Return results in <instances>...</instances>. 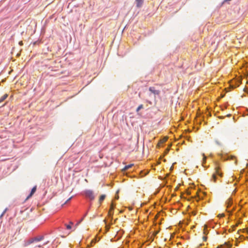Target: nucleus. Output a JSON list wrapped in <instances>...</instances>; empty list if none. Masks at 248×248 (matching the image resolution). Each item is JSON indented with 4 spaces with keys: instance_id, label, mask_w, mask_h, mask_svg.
<instances>
[{
    "instance_id": "nucleus-1",
    "label": "nucleus",
    "mask_w": 248,
    "mask_h": 248,
    "mask_svg": "<svg viewBox=\"0 0 248 248\" xmlns=\"http://www.w3.org/2000/svg\"><path fill=\"white\" fill-rule=\"evenodd\" d=\"M44 239L43 236H37L36 237H34L33 238H31L28 239L27 241H26L25 246H28L30 244H33L35 245V247H41V244H37L40 241Z\"/></svg>"
},
{
    "instance_id": "nucleus-2",
    "label": "nucleus",
    "mask_w": 248,
    "mask_h": 248,
    "mask_svg": "<svg viewBox=\"0 0 248 248\" xmlns=\"http://www.w3.org/2000/svg\"><path fill=\"white\" fill-rule=\"evenodd\" d=\"M216 172L215 173L213 174L212 175V180L214 182H216L217 181V176H219L220 177H222L223 174L222 172H220V168L219 166L218 163L217 162L216 163Z\"/></svg>"
},
{
    "instance_id": "nucleus-3",
    "label": "nucleus",
    "mask_w": 248,
    "mask_h": 248,
    "mask_svg": "<svg viewBox=\"0 0 248 248\" xmlns=\"http://www.w3.org/2000/svg\"><path fill=\"white\" fill-rule=\"evenodd\" d=\"M83 193L85 197L90 201H93L94 199L95 196L93 190L90 189L85 190L84 191Z\"/></svg>"
},
{
    "instance_id": "nucleus-4",
    "label": "nucleus",
    "mask_w": 248,
    "mask_h": 248,
    "mask_svg": "<svg viewBox=\"0 0 248 248\" xmlns=\"http://www.w3.org/2000/svg\"><path fill=\"white\" fill-rule=\"evenodd\" d=\"M115 208V204L112 202L110 205V208L108 212V216L111 218V219L113 218V211Z\"/></svg>"
},
{
    "instance_id": "nucleus-5",
    "label": "nucleus",
    "mask_w": 248,
    "mask_h": 248,
    "mask_svg": "<svg viewBox=\"0 0 248 248\" xmlns=\"http://www.w3.org/2000/svg\"><path fill=\"white\" fill-rule=\"evenodd\" d=\"M149 91L151 92V93L155 95H159L160 93V91L159 90H155V88L154 87H151L149 88Z\"/></svg>"
},
{
    "instance_id": "nucleus-6",
    "label": "nucleus",
    "mask_w": 248,
    "mask_h": 248,
    "mask_svg": "<svg viewBox=\"0 0 248 248\" xmlns=\"http://www.w3.org/2000/svg\"><path fill=\"white\" fill-rule=\"evenodd\" d=\"M226 205L227 207V210L232 206V198H229L226 202Z\"/></svg>"
},
{
    "instance_id": "nucleus-7",
    "label": "nucleus",
    "mask_w": 248,
    "mask_h": 248,
    "mask_svg": "<svg viewBox=\"0 0 248 248\" xmlns=\"http://www.w3.org/2000/svg\"><path fill=\"white\" fill-rule=\"evenodd\" d=\"M144 0H135V3L136 6L138 8H140L142 7L143 4Z\"/></svg>"
},
{
    "instance_id": "nucleus-8",
    "label": "nucleus",
    "mask_w": 248,
    "mask_h": 248,
    "mask_svg": "<svg viewBox=\"0 0 248 248\" xmlns=\"http://www.w3.org/2000/svg\"><path fill=\"white\" fill-rule=\"evenodd\" d=\"M36 191V186H35L31 189L30 194L27 197V199H29L30 197H31L34 194V193Z\"/></svg>"
},
{
    "instance_id": "nucleus-9",
    "label": "nucleus",
    "mask_w": 248,
    "mask_h": 248,
    "mask_svg": "<svg viewBox=\"0 0 248 248\" xmlns=\"http://www.w3.org/2000/svg\"><path fill=\"white\" fill-rule=\"evenodd\" d=\"M8 96V94L7 93L4 94L0 98V103L4 101Z\"/></svg>"
},
{
    "instance_id": "nucleus-10",
    "label": "nucleus",
    "mask_w": 248,
    "mask_h": 248,
    "mask_svg": "<svg viewBox=\"0 0 248 248\" xmlns=\"http://www.w3.org/2000/svg\"><path fill=\"white\" fill-rule=\"evenodd\" d=\"M133 166V164H129L128 165H126L124 168L123 169V170L125 171L131 168Z\"/></svg>"
},
{
    "instance_id": "nucleus-11",
    "label": "nucleus",
    "mask_w": 248,
    "mask_h": 248,
    "mask_svg": "<svg viewBox=\"0 0 248 248\" xmlns=\"http://www.w3.org/2000/svg\"><path fill=\"white\" fill-rule=\"evenodd\" d=\"M105 198H106L105 195H101L100 196L99 199V202L100 204H101L102 202L105 200Z\"/></svg>"
},
{
    "instance_id": "nucleus-12",
    "label": "nucleus",
    "mask_w": 248,
    "mask_h": 248,
    "mask_svg": "<svg viewBox=\"0 0 248 248\" xmlns=\"http://www.w3.org/2000/svg\"><path fill=\"white\" fill-rule=\"evenodd\" d=\"M207 226L205 225L204 226V229H203V233L204 235H207L208 233V231L207 229Z\"/></svg>"
},
{
    "instance_id": "nucleus-13",
    "label": "nucleus",
    "mask_w": 248,
    "mask_h": 248,
    "mask_svg": "<svg viewBox=\"0 0 248 248\" xmlns=\"http://www.w3.org/2000/svg\"><path fill=\"white\" fill-rule=\"evenodd\" d=\"M70 224H65L64 225L67 230H70L71 229V225L73 224V223L72 222H70Z\"/></svg>"
},
{
    "instance_id": "nucleus-14",
    "label": "nucleus",
    "mask_w": 248,
    "mask_h": 248,
    "mask_svg": "<svg viewBox=\"0 0 248 248\" xmlns=\"http://www.w3.org/2000/svg\"><path fill=\"white\" fill-rule=\"evenodd\" d=\"M202 155H203V159H202V166H203L204 164L206 163V160L207 157L204 154H202Z\"/></svg>"
},
{
    "instance_id": "nucleus-15",
    "label": "nucleus",
    "mask_w": 248,
    "mask_h": 248,
    "mask_svg": "<svg viewBox=\"0 0 248 248\" xmlns=\"http://www.w3.org/2000/svg\"><path fill=\"white\" fill-rule=\"evenodd\" d=\"M87 214H88V211L85 213V214L84 215L83 217L77 223V225H78L83 221V220L84 219V218L87 216Z\"/></svg>"
},
{
    "instance_id": "nucleus-16",
    "label": "nucleus",
    "mask_w": 248,
    "mask_h": 248,
    "mask_svg": "<svg viewBox=\"0 0 248 248\" xmlns=\"http://www.w3.org/2000/svg\"><path fill=\"white\" fill-rule=\"evenodd\" d=\"M97 241V238L92 240V241L91 242V246L93 247V244L95 243Z\"/></svg>"
},
{
    "instance_id": "nucleus-17",
    "label": "nucleus",
    "mask_w": 248,
    "mask_h": 248,
    "mask_svg": "<svg viewBox=\"0 0 248 248\" xmlns=\"http://www.w3.org/2000/svg\"><path fill=\"white\" fill-rule=\"evenodd\" d=\"M143 108V105H140L138 108H137V111L138 112L140 111V110L141 108Z\"/></svg>"
},
{
    "instance_id": "nucleus-18",
    "label": "nucleus",
    "mask_w": 248,
    "mask_h": 248,
    "mask_svg": "<svg viewBox=\"0 0 248 248\" xmlns=\"http://www.w3.org/2000/svg\"><path fill=\"white\" fill-rule=\"evenodd\" d=\"M202 239L204 241H206L207 240V237L205 236H204L202 237Z\"/></svg>"
},
{
    "instance_id": "nucleus-19",
    "label": "nucleus",
    "mask_w": 248,
    "mask_h": 248,
    "mask_svg": "<svg viewBox=\"0 0 248 248\" xmlns=\"http://www.w3.org/2000/svg\"><path fill=\"white\" fill-rule=\"evenodd\" d=\"M230 86H231V87L232 89H234V88H236V86H234V85H232V84L230 85Z\"/></svg>"
},
{
    "instance_id": "nucleus-20",
    "label": "nucleus",
    "mask_w": 248,
    "mask_h": 248,
    "mask_svg": "<svg viewBox=\"0 0 248 248\" xmlns=\"http://www.w3.org/2000/svg\"><path fill=\"white\" fill-rule=\"evenodd\" d=\"M71 198H70L69 199H68L65 202V204L67 203L68 202H69L71 200Z\"/></svg>"
},
{
    "instance_id": "nucleus-21",
    "label": "nucleus",
    "mask_w": 248,
    "mask_h": 248,
    "mask_svg": "<svg viewBox=\"0 0 248 248\" xmlns=\"http://www.w3.org/2000/svg\"><path fill=\"white\" fill-rule=\"evenodd\" d=\"M6 209H5V210L4 211V212H3L2 213V214H1V217H2V216H3V215L4 214V213H5V212H6Z\"/></svg>"
},
{
    "instance_id": "nucleus-22",
    "label": "nucleus",
    "mask_w": 248,
    "mask_h": 248,
    "mask_svg": "<svg viewBox=\"0 0 248 248\" xmlns=\"http://www.w3.org/2000/svg\"><path fill=\"white\" fill-rule=\"evenodd\" d=\"M231 0H224V2H227L229 1H231Z\"/></svg>"
},
{
    "instance_id": "nucleus-23",
    "label": "nucleus",
    "mask_w": 248,
    "mask_h": 248,
    "mask_svg": "<svg viewBox=\"0 0 248 248\" xmlns=\"http://www.w3.org/2000/svg\"><path fill=\"white\" fill-rule=\"evenodd\" d=\"M216 143L218 144V145H220V143L217 141H216Z\"/></svg>"
},
{
    "instance_id": "nucleus-24",
    "label": "nucleus",
    "mask_w": 248,
    "mask_h": 248,
    "mask_svg": "<svg viewBox=\"0 0 248 248\" xmlns=\"http://www.w3.org/2000/svg\"><path fill=\"white\" fill-rule=\"evenodd\" d=\"M247 91V89H244V92H246Z\"/></svg>"
},
{
    "instance_id": "nucleus-25",
    "label": "nucleus",
    "mask_w": 248,
    "mask_h": 248,
    "mask_svg": "<svg viewBox=\"0 0 248 248\" xmlns=\"http://www.w3.org/2000/svg\"><path fill=\"white\" fill-rule=\"evenodd\" d=\"M223 118H224V117H223V116L219 117V118H220V119H223Z\"/></svg>"
},
{
    "instance_id": "nucleus-26",
    "label": "nucleus",
    "mask_w": 248,
    "mask_h": 248,
    "mask_svg": "<svg viewBox=\"0 0 248 248\" xmlns=\"http://www.w3.org/2000/svg\"><path fill=\"white\" fill-rule=\"evenodd\" d=\"M227 116V117H230L231 116V114H228Z\"/></svg>"
},
{
    "instance_id": "nucleus-27",
    "label": "nucleus",
    "mask_w": 248,
    "mask_h": 248,
    "mask_svg": "<svg viewBox=\"0 0 248 248\" xmlns=\"http://www.w3.org/2000/svg\"><path fill=\"white\" fill-rule=\"evenodd\" d=\"M118 198H119L118 196L116 197V199H117H117H118Z\"/></svg>"
},
{
    "instance_id": "nucleus-28",
    "label": "nucleus",
    "mask_w": 248,
    "mask_h": 248,
    "mask_svg": "<svg viewBox=\"0 0 248 248\" xmlns=\"http://www.w3.org/2000/svg\"><path fill=\"white\" fill-rule=\"evenodd\" d=\"M158 233V232H156L155 233V234H156Z\"/></svg>"
},
{
    "instance_id": "nucleus-29",
    "label": "nucleus",
    "mask_w": 248,
    "mask_h": 248,
    "mask_svg": "<svg viewBox=\"0 0 248 248\" xmlns=\"http://www.w3.org/2000/svg\"><path fill=\"white\" fill-rule=\"evenodd\" d=\"M247 233H248V229L246 230Z\"/></svg>"
},
{
    "instance_id": "nucleus-30",
    "label": "nucleus",
    "mask_w": 248,
    "mask_h": 248,
    "mask_svg": "<svg viewBox=\"0 0 248 248\" xmlns=\"http://www.w3.org/2000/svg\"><path fill=\"white\" fill-rule=\"evenodd\" d=\"M216 248H221L219 247V246H217Z\"/></svg>"
},
{
    "instance_id": "nucleus-31",
    "label": "nucleus",
    "mask_w": 248,
    "mask_h": 248,
    "mask_svg": "<svg viewBox=\"0 0 248 248\" xmlns=\"http://www.w3.org/2000/svg\"><path fill=\"white\" fill-rule=\"evenodd\" d=\"M19 44H20V45H21V44H22V42H20L19 43Z\"/></svg>"
}]
</instances>
